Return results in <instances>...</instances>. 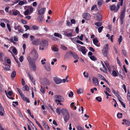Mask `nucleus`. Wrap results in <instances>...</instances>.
<instances>
[{"label":"nucleus","mask_w":130,"mask_h":130,"mask_svg":"<svg viewBox=\"0 0 130 130\" xmlns=\"http://www.w3.org/2000/svg\"><path fill=\"white\" fill-rule=\"evenodd\" d=\"M70 55V53H69V52H66L64 56V60H66L69 58H71V56Z\"/></svg>","instance_id":"nucleus-9"},{"label":"nucleus","mask_w":130,"mask_h":130,"mask_svg":"<svg viewBox=\"0 0 130 130\" xmlns=\"http://www.w3.org/2000/svg\"><path fill=\"white\" fill-rule=\"evenodd\" d=\"M25 4V2L23 1H20L18 5H22Z\"/></svg>","instance_id":"nucleus-54"},{"label":"nucleus","mask_w":130,"mask_h":130,"mask_svg":"<svg viewBox=\"0 0 130 130\" xmlns=\"http://www.w3.org/2000/svg\"><path fill=\"white\" fill-rule=\"evenodd\" d=\"M18 113L20 117H21V118L23 117V115H22L20 111L19 110L18 111Z\"/></svg>","instance_id":"nucleus-52"},{"label":"nucleus","mask_w":130,"mask_h":130,"mask_svg":"<svg viewBox=\"0 0 130 130\" xmlns=\"http://www.w3.org/2000/svg\"><path fill=\"white\" fill-rule=\"evenodd\" d=\"M52 50L53 51H58L59 50L58 48L55 46H54L52 48Z\"/></svg>","instance_id":"nucleus-41"},{"label":"nucleus","mask_w":130,"mask_h":130,"mask_svg":"<svg viewBox=\"0 0 130 130\" xmlns=\"http://www.w3.org/2000/svg\"><path fill=\"white\" fill-rule=\"evenodd\" d=\"M34 120H35L36 123L38 125V126H39V127L41 129H43V127L41 126L40 124L36 120V119H34Z\"/></svg>","instance_id":"nucleus-31"},{"label":"nucleus","mask_w":130,"mask_h":130,"mask_svg":"<svg viewBox=\"0 0 130 130\" xmlns=\"http://www.w3.org/2000/svg\"><path fill=\"white\" fill-rule=\"evenodd\" d=\"M116 5L115 4H113L112 5H110V9L111 11L114 10L115 11V10L116 9Z\"/></svg>","instance_id":"nucleus-25"},{"label":"nucleus","mask_w":130,"mask_h":130,"mask_svg":"<svg viewBox=\"0 0 130 130\" xmlns=\"http://www.w3.org/2000/svg\"><path fill=\"white\" fill-rule=\"evenodd\" d=\"M31 54H35L34 57L36 59L37 58L38 56V54L36 50L35 49H34L32 51L31 53Z\"/></svg>","instance_id":"nucleus-15"},{"label":"nucleus","mask_w":130,"mask_h":130,"mask_svg":"<svg viewBox=\"0 0 130 130\" xmlns=\"http://www.w3.org/2000/svg\"><path fill=\"white\" fill-rule=\"evenodd\" d=\"M29 34L27 33H26L23 34V36L25 38H27Z\"/></svg>","instance_id":"nucleus-62"},{"label":"nucleus","mask_w":130,"mask_h":130,"mask_svg":"<svg viewBox=\"0 0 130 130\" xmlns=\"http://www.w3.org/2000/svg\"><path fill=\"white\" fill-rule=\"evenodd\" d=\"M60 111L63 115L68 113L67 110L66 109H62L60 110Z\"/></svg>","instance_id":"nucleus-18"},{"label":"nucleus","mask_w":130,"mask_h":130,"mask_svg":"<svg viewBox=\"0 0 130 130\" xmlns=\"http://www.w3.org/2000/svg\"><path fill=\"white\" fill-rule=\"evenodd\" d=\"M45 68L48 71H50L51 70V68L50 63L46 64L45 66Z\"/></svg>","instance_id":"nucleus-20"},{"label":"nucleus","mask_w":130,"mask_h":130,"mask_svg":"<svg viewBox=\"0 0 130 130\" xmlns=\"http://www.w3.org/2000/svg\"><path fill=\"white\" fill-rule=\"evenodd\" d=\"M112 91L113 93L118 99H121V97L120 96L119 94L117 93L113 89H112Z\"/></svg>","instance_id":"nucleus-21"},{"label":"nucleus","mask_w":130,"mask_h":130,"mask_svg":"<svg viewBox=\"0 0 130 130\" xmlns=\"http://www.w3.org/2000/svg\"><path fill=\"white\" fill-rule=\"evenodd\" d=\"M104 28V27L103 26L100 27L98 28V31L100 33L102 32V30L103 28Z\"/></svg>","instance_id":"nucleus-40"},{"label":"nucleus","mask_w":130,"mask_h":130,"mask_svg":"<svg viewBox=\"0 0 130 130\" xmlns=\"http://www.w3.org/2000/svg\"><path fill=\"white\" fill-rule=\"evenodd\" d=\"M19 59L20 61L21 62H22L24 58L23 56H21L20 57Z\"/></svg>","instance_id":"nucleus-55"},{"label":"nucleus","mask_w":130,"mask_h":130,"mask_svg":"<svg viewBox=\"0 0 130 130\" xmlns=\"http://www.w3.org/2000/svg\"><path fill=\"white\" fill-rule=\"evenodd\" d=\"M95 99L99 102H101L102 100V99L101 97H97L95 98Z\"/></svg>","instance_id":"nucleus-49"},{"label":"nucleus","mask_w":130,"mask_h":130,"mask_svg":"<svg viewBox=\"0 0 130 130\" xmlns=\"http://www.w3.org/2000/svg\"><path fill=\"white\" fill-rule=\"evenodd\" d=\"M120 7V4L119 3L118 4H117V5L116 8V9L115 10V12H116L119 9Z\"/></svg>","instance_id":"nucleus-46"},{"label":"nucleus","mask_w":130,"mask_h":130,"mask_svg":"<svg viewBox=\"0 0 130 130\" xmlns=\"http://www.w3.org/2000/svg\"><path fill=\"white\" fill-rule=\"evenodd\" d=\"M98 76L103 80H104L105 79V78L104 76L100 74H98Z\"/></svg>","instance_id":"nucleus-44"},{"label":"nucleus","mask_w":130,"mask_h":130,"mask_svg":"<svg viewBox=\"0 0 130 130\" xmlns=\"http://www.w3.org/2000/svg\"><path fill=\"white\" fill-rule=\"evenodd\" d=\"M93 83L95 86H98L99 85L98 80L96 77H93L92 78Z\"/></svg>","instance_id":"nucleus-10"},{"label":"nucleus","mask_w":130,"mask_h":130,"mask_svg":"<svg viewBox=\"0 0 130 130\" xmlns=\"http://www.w3.org/2000/svg\"><path fill=\"white\" fill-rule=\"evenodd\" d=\"M16 72L15 71H13L11 74V77L12 78H14L16 75Z\"/></svg>","instance_id":"nucleus-24"},{"label":"nucleus","mask_w":130,"mask_h":130,"mask_svg":"<svg viewBox=\"0 0 130 130\" xmlns=\"http://www.w3.org/2000/svg\"><path fill=\"white\" fill-rule=\"evenodd\" d=\"M112 74L113 76L115 77H117L118 76L117 73H116V72L114 70H113L112 71Z\"/></svg>","instance_id":"nucleus-34"},{"label":"nucleus","mask_w":130,"mask_h":130,"mask_svg":"<svg viewBox=\"0 0 130 130\" xmlns=\"http://www.w3.org/2000/svg\"><path fill=\"white\" fill-rule=\"evenodd\" d=\"M96 20H97L100 21L102 18V16L101 14L99 13H98L96 14Z\"/></svg>","instance_id":"nucleus-19"},{"label":"nucleus","mask_w":130,"mask_h":130,"mask_svg":"<svg viewBox=\"0 0 130 130\" xmlns=\"http://www.w3.org/2000/svg\"><path fill=\"white\" fill-rule=\"evenodd\" d=\"M7 26L9 31H11V28L10 24L9 23H7Z\"/></svg>","instance_id":"nucleus-50"},{"label":"nucleus","mask_w":130,"mask_h":130,"mask_svg":"<svg viewBox=\"0 0 130 130\" xmlns=\"http://www.w3.org/2000/svg\"><path fill=\"white\" fill-rule=\"evenodd\" d=\"M69 52L70 53V55L72 56L75 59H79V56L76 53L71 51H70Z\"/></svg>","instance_id":"nucleus-7"},{"label":"nucleus","mask_w":130,"mask_h":130,"mask_svg":"<svg viewBox=\"0 0 130 130\" xmlns=\"http://www.w3.org/2000/svg\"><path fill=\"white\" fill-rule=\"evenodd\" d=\"M64 121L65 122H67L69 119V115L68 113H67L66 115H64Z\"/></svg>","instance_id":"nucleus-17"},{"label":"nucleus","mask_w":130,"mask_h":130,"mask_svg":"<svg viewBox=\"0 0 130 130\" xmlns=\"http://www.w3.org/2000/svg\"><path fill=\"white\" fill-rule=\"evenodd\" d=\"M40 44H42L44 46H47L48 45V42L46 40H44L41 42Z\"/></svg>","instance_id":"nucleus-16"},{"label":"nucleus","mask_w":130,"mask_h":130,"mask_svg":"<svg viewBox=\"0 0 130 130\" xmlns=\"http://www.w3.org/2000/svg\"><path fill=\"white\" fill-rule=\"evenodd\" d=\"M88 49L90 51H91L92 52H95V50L94 48L92 47H89L88 48Z\"/></svg>","instance_id":"nucleus-60"},{"label":"nucleus","mask_w":130,"mask_h":130,"mask_svg":"<svg viewBox=\"0 0 130 130\" xmlns=\"http://www.w3.org/2000/svg\"><path fill=\"white\" fill-rule=\"evenodd\" d=\"M42 84L44 85H49L50 82L48 79L45 78L43 79Z\"/></svg>","instance_id":"nucleus-4"},{"label":"nucleus","mask_w":130,"mask_h":130,"mask_svg":"<svg viewBox=\"0 0 130 130\" xmlns=\"http://www.w3.org/2000/svg\"><path fill=\"white\" fill-rule=\"evenodd\" d=\"M93 43L97 47H99L100 46V44L97 38L96 39H94L93 40Z\"/></svg>","instance_id":"nucleus-14"},{"label":"nucleus","mask_w":130,"mask_h":130,"mask_svg":"<svg viewBox=\"0 0 130 130\" xmlns=\"http://www.w3.org/2000/svg\"><path fill=\"white\" fill-rule=\"evenodd\" d=\"M122 87L123 88V89L125 90V92L126 93L127 92V90L126 89V86L124 84H123L122 86Z\"/></svg>","instance_id":"nucleus-53"},{"label":"nucleus","mask_w":130,"mask_h":130,"mask_svg":"<svg viewBox=\"0 0 130 130\" xmlns=\"http://www.w3.org/2000/svg\"><path fill=\"white\" fill-rule=\"evenodd\" d=\"M29 10L28 9L26 10L24 12V14L25 15H27L29 14Z\"/></svg>","instance_id":"nucleus-51"},{"label":"nucleus","mask_w":130,"mask_h":130,"mask_svg":"<svg viewBox=\"0 0 130 130\" xmlns=\"http://www.w3.org/2000/svg\"><path fill=\"white\" fill-rule=\"evenodd\" d=\"M123 39L122 36L120 35V36L119 38H118V41L119 42V45H120Z\"/></svg>","instance_id":"nucleus-33"},{"label":"nucleus","mask_w":130,"mask_h":130,"mask_svg":"<svg viewBox=\"0 0 130 130\" xmlns=\"http://www.w3.org/2000/svg\"><path fill=\"white\" fill-rule=\"evenodd\" d=\"M14 27L15 30L17 29L19 32H23V30L22 29V27L20 25H18L17 26H14Z\"/></svg>","instance_id":"nucleus-13"},{"label":"nucleus","mask_w":130,"mask_h":130,"mask_svg":"<svg viewBox=\"0 0 130 130\" xmlns=\"http://www.w3.org/2000/svg\"><path fill=\"white\" fill-rule=\"evenodd\" d=\"M95 25L98 27L101 26L102 24V23L101 22H96L94 23Z\"/></svg>","instance_id":"nucleus-32"},{"label":"nucleus","mask_w":130,"mask_h":130,"mask_svg":"<svg viewBox=\"0 0 130 130\" xmlns=\"http://www.w3.org/2000/svg\"><path fill=\"white\" fill-rule=\"evenodd\" d=\"M83 90L82 89H79L77 90V93L78 94H81L82 92H83Z\"/></svg>","instance_id":"nucleus-56"},{"label":"nucleus","mask_w":130,"mask_h":130,"mask_svg":"<svg viewBox=\"0 0 130 130\" xmlns=\"http://www.w3.org/2000/svg\"><path fill=\"white\" fill-rule=\"evenodd\" d=\"M125 123L127 126H128L130 124V122L128 120H127V121Z\"/></svg>","instance_id":"nucleus-63"},{"label":"nucleus","mask_w":130,"mask_h":130,"mask_svg":"<svg viewBox=\"0 0 130 130\" xmlns=\"http://www.w3.org/2000/svg\"><path fill=\"white\" fill-rule=\"evenodd\" d=\"M127 99L128 101H130V93L128 90L127 94Z\"/></svg>","instance_id":"nucleus-48"},{"label":"nucleus","mask_w":130,"mask_h":130,"mask_svg":"<svg viewBox=\"0 0 130 130\" xmlns=\"http://www.w3.org/2000/svg\"><path fill=\"white\" fill-rule=\"evenodd\" d=\"M20 95L24 101H26V102L28 103H29L30 101L29 99L28 98L25 97L24 95L22 93L21 94H20Z\"/></svg>","instance_id":"nucleus-11"},{"label":"nucleus","mask_w":130,"mask_h":130,"mask_svg":"<svg viewBox=\"0 0 130 130\" xmlns=\"http://www.w3.org/2000/svg\"><path fill=\"white\" fill-rule=\"evenodd\" d=\"M61 48L64 50H66L67 49V47L65 45H61Z\"/></svg>","instance_id":"nucleus-36"},{"label":"nucleus","mask_w":130,"mask_h":130,"mask_svg":"<svg viewBox=\"0 0 130 130\" xmlns=\"http://www.w3.org/2000/svg\"><path fill=\"white\" fill-rule=\"evenodd\" d=\"M53 80L55 83L56 84H59L62 82V80L57 77H54Z\"/></svg>","instance_id":"nucleus-5"},{"label":"nucleus","mask_w":130,"mask_h":130,"mask_svg":"<svg viewBox=\"0 0 130 130\" xmlns=\"http://www.w3.org/2000/svg\"><path fill=\"white\" fill-rule=\"evenodd\" d=\"M83 18L86 20H88L91 18L90 14L88 13H85L83 15Z\"/></svg>","instance_id":"nucleus-8"},{"label":"nucleus","mask_w":130,"mask_h":130,"mask_svg":"<svg viewBox=\"0 0 130 130\" xmlns=\"http://www.w3.org/2000/svg\"><path fill=\"white\" fill-rule=\"evenodd\" d=\"M108 51L103 50H102L103 54L104 56L107 57V53Z\"/></svg>","instance_id":"nucleus-27"},{"label":"nucleus","mask_w":130,"mask_h":130,"mask_svg":"<svg viewBox=\"0 0 130 130\" xmlns=\"http://www.w3.org/2000/svg\"><path fill=\"white\" fill-rule=\"evenodd\" d=\"M39 43V39H37L33 41L32 42V44L35 45H38Z\"/></svg>","instance_id":"nucleus-23"},{"label":"nucleus","mask_w":130,"mask_h":130,"mask_svg":"<svg viewBox=\"0 0 130 130\" xmlns=\"http://www.w3.org/2000/svg\"><path fill=\"white\" fill-rule=\"evenodd\" d=\"M77 130H84V129L80 126H78L77 127Z\"/></svg>","instance_id":"nucleus-64"},{"label":"nucleus","mask_w":130,"mask_h":130,"mask_svg":"<svg viewBox=\"0 0 130 130\" xmlns=\"http://www.w3.org/2000/svg\"><path fill=\"white\" fill-rule=\"evenodd\" d=\"M23 88L24 89V90L28 91L29 90V88L27 85H26L24 86Z\"/></svg>","instance_id":"nucleus-37"},{"label":"nucleus","mask_w":130,"mask_h":130,"mask_svg":"<svg viewBox=\"0 0 130 130\" xmlns=\"http://www.w3.org/2000/svg\"><path fill=\"white\" fill-rule=\"evenodd\" d=\"M66 36L68 37H71L72 36V33L69 32L66 34H65Z\"/></svg>","instance_id":"nucleus-42"},{"label":"nucleus","mask_w":130,"mask_h":130,"mask_svg":"<svg viewBox=\"0 0 130 130\" xmlns=\"http://www.w3.org/2000/svg\"><path fill=\"white\" fill-rule=\"evenodd\" d=\"M120 99H118L119 100V101L120 102L122 106H123V107L125 108V104L123 102L121 101V100Z\"/></svg>","instance_id":"nucleus-45"},{"label":"nucleus","mask_w":130,"mask_h":130,"mask_svg":"<svg viewBox=\"0 0 130 130\" xmlns=\"http://www.w3.org/2000/svg\"><path fill=\"white\" fill-rule=\"evenodd\" d=\"M73 92L72 91H70V93L68 94V96L69 97H71L72 96H73Z\"/></svg>","instance_id":"nucleus-57"},{"label":"nucleus","mask_w":130,"mask_h":130,"mask_svg":"<svg viewBox=\"0 0 130 130\" xmlns=\"http://www.w3.org/2000/svg\"><path fill=\"white\" fill-rule=\"evenodd\" d=\"M60 108L59 107L57 108L56 110V112L57 113L58 115H60V111H59L60 110Z\"/></svg>","instance_id":"nucleus-38"},{"label":"nucleus","mask_w":130,"mask_h":130,"mask_svg":"<svg viewBox=\"0 0 130 130\" xmlns=\"http://www.w3.org/2000/svg\"><path fill=\"white\" fill-rule=\"evenodd\" d=\"M44 16L43 15H40L38 18V21L39 22L41 23L43 20Z\"/></svg>","instance_id":"nucleus-22"},{"label":"nucleus","mask_w":130,"mask_h":130,"mask_svg":"<svg viewBox=\"0 0 130 130\" xmlns=\"http://www.w3.org/2000/svg\"><path fill=\"white\" fill-rule=\"evenodd\" d=\"M122 113H118L117 114V117L119 118H121L122 117Z\"/></svg>","instance_id":"nucleus-43"},{"label":"nucleus","mask_w":130,"mask_h":130,"mask_svg":"<svg viewBox=\"0 0 130 130\" xmlns=\"http://www.w3.org/2000/svg\"><path fill=\"white\" fill-rule=\"evenodd\" d=\"M79 46L80 47V48L79 49V50L81 51L82 53L84 54H85L88 50L86 49V47L85 46H81L80 45Z\"/></svg>","instance_id":"nucleus-6"},{"label":"nucleus","mask_w":130,"mask_h":130,"mask_svg":"<svg viewBox=\"0 0 130 130\" xmlns=\"http://www.w3.org/2000/svg\"><path fill=\"white\" fill-rule=\"evenodd\" d=\"M109 45L108 44H105L104 47V49L103 50H108Z\"/></svg>","instance_id":"nucleus-29"},{"label":"nucleus","mask_w":130,"mask_h":130,"mask_svg":"<svg viewBox=\"0 0 130 130\" xmlns=\"http://www.w3.org/2000/svg\"><path fill=\"white\" fill-rule=\"evenodd\" d=\"M89 57L93 61H95L96 60V58L94 56L92 55L90 56Z\"/></svg>","instance_id":"nucleus-35"},{"label":"nucleus","mask_w":130,"mask_h":130,"mask_svg":"<svg viewBox=\"0 0 130 130\" xmlns=\"http://www.w3.org/2000/svg\"><path fill=\"white\" fill-rule=\"evenodd\" d=\"M55 98L58 99V100L56 99L55 100V101L56 102H63L64 101V99L63 97L60 95H55Z\"/></svg>","instance_id":"nucleus-3"},{"label":"nucleus","mask_w":130,"mask_h":130,"mask_svg":"<svg viewBox=\"0 0 130 130\" xmlns=\"http://www.w3.org/2000/svg\"><path fill=\"white\" fill-rule=\"evenodd\" d=\"M32 27L33 29L35 30H37L39 29V27L36 25H33Z\"/></svg>","instance_id":"nucleus-47"},{"label":"nucleus","mask_w":130,"mask_h":130,"mask_svg":"<svg viewBox=\"0 0 130 130\" xmlns=\"http://www.w3.org/2000/svg\"><path fill=\"white\" fill-rule=\"evenodd\" d=\"M122 53L124 56H125V57L127 56V54L125 50H123L122 51Z\"/></svg>","instance_id":"nucleus-39"},{"label":"nucleus","mask_w":130,"mask_h":130,"mask_svg":"<svg viewBox=\"0 0 130 130\" xmlns=\"http://www.w3.org/2000/svg\"><path fill=\"white\" fill-rule=\"evenodd\" d=\"M44 89V87H43L42 86L41 87V89L40 90V91L42 94H44L45 93Z\"/></svg>","instance_id":"nucleus-30"},{"label":"nucleus","mask_w":130,"mask_h":130,"mask_svg":"<svg viewBox=\"0 0 130 130\" xmlns=\"http://www.w3.org/2000/svg\"><path fill=\"white\" fill-rule=\"evenodd\" d=\"M54 35L55 36L61 38H62L61 35L60 34H59L58 33H57L56 32L54 34Z\"/></svg>","instance_id":"nucleus-28"},{"label":"nucleus","mask_w":130,"mask_h":130,"mask_svg":"<svg viewBox=\"0 0 130 130\" xmlns=\"http://www.w3.org/2000/svg\"><path fill=\"white\" fill-rule=\"evenodd\" d=\"M27 60L29 62L30 67L32 70L34 71H35L36 70V68L34 59L31 58L30 56H28Z\"/></svg>","instance_id":"nucleus-1"},{"label":"nucleus","mask_w":130,"mask_h":130,"mask_svg":"<svg viewBox=\"0 0 130 130\" xmlns=\"http://www.w3.org/2000/svg\"><path fill=\"white\" fill-rule=\"evenodd\" d=\"M27 75L30 80H31L33 78V77L31 75L30 73H29V72L28 73Z\"/></svg>","instance_id":"nucleus-59"},{"label":"nucleus","mask_w":130,"mask_h":130,"mask_svg":"<svg viewBox=\"0 0 130 130\" xmlns=\"http://www.w3.org/2000/svg\"><path fill=\"white\" fill-rule=\"evenodd\" d=\"M45 8H41L38 10V14L40 15L43 14L45 12Z\"/></svg>","instance_id":"nucleus-12"},{"label":"nucleus","mask_w":130,"mask_h":130,"mask_svg":"<svg viewBox=\"0 0 130 130\" xmlns=\"http://www.w3.org/2000/svg\"><path fill=\"white\" fill-rule=\"evenodd\" d=\"M126 8L124 7L122 11L121 14L120 15V23L121 24H123L124 21V18H125V12Z\"/></svg>","instance_id":"nucleus-2"},{"label":"nucleus","mask_w":130,"mask_h":130,"mask_svg":"<svg viewBox=\"0 0 130 130\" xmlns=\"http://www.w3.org/2000/svg\"><path fill=\"white\" fill-rule=\"evenodd\" d=\"M12 47H13L12 50L13 52L15 55H17L18 53L17 50L14 47L12 46Z\"/></svg>","instance_id":"nucleus-26"},{"label":"nucleus","mask_w":130,"mask_h":130,"mask_svg":"<svg viewBox=\"0 0 130 130\" xmlns=\"http://www.w3.org/2000/svg\"><path fill=\"white\" fill-rule=\"evenodd\" d=\"M21 21L22 23L24 24H26L27 23V21L23 19H21Z\"/></svg>","instance_id":"nucleus-61"},{"label":"nucleus","mask_w":130,"mask_h":130,"mask_svg":"<svg viewBox=\"0 0 130 130\" xmlns=\"http://www.w3.org/2000/svg\"><path fill=\"white\" fill-rule=\"evenodd\" d=\"M26 29L25 31H26L28 30H29L30 29V27L29 26L27 25H24V26Z\"/></svg>","instance_id":"nucleus-58"}]
</instances>
